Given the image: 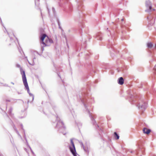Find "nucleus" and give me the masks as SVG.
I'll list each match as a JSON object with an SVG mask.
<instances>
[{
  "mask_svg": "<svg viewBox=\"0 0 156 156\" xmlns=\"http://www.w3.org/2000/svg\"><path fill=\"white\" fill-rule=\"evenodd\" d=\"M12 34H13V35L14 36V37H15V36L14 35V34H13V33H12Z\"/></svg>",
  "mask_w": 156,
  "mask_h": 156,
  "instance_id": "obj_63",
  "label": "nucleus"
},
{
  "mask_svg": "<svg viewBox=\"0 0 156 156\" xmlns=\"http://www.w3.org/2000/svg\"><path fill=\"white\" fill-rule=\"evenodd\" d=\"M14 130L16 131V132H17V131H18V130H17L16 128H15V129H14Z\"/></svg>",
  "mask_w": 156,
  "mask_h": 156,
  "instance_id": "obj_51",
  "label": "nucleus"
},
{
  "mask_svg": "<svg viewBox=\"0 0 156 156\" xmlns=\"http://www.w3.org/2000/svg\"><path fill=\"white\" fill-rule=\"evenodd\" d=\"M16 132L17 133V134L19 136H20L21 138H22V137H21V135H20V134L19 133L18 131H17V132Z\"/></svg>",
  "mask_w": 156,
  "mask_h": 156,
  "instance_id": "obj_39",
  "label": "nucleus"
},
{
  "mask_svg": "<svg viewBox=\"0 0 156 156\" xmlns=\"http://www.w3.org/2000/svg\"><path fill=\"white\" fill-rule=\"evenodd\" d=\"M143 131L144 133L148 134L150 133L151 130L150 129H147V128L144 127L143 129Z\"/></svg>",
  "mask_w": 156,
  "mask_h": 156,
  "instance_id": "obj_15",
  "label": "nucleus"
},
{
  "mask_svg": "<svg viewBox=\"0 0 156 156\" xmlns=\"http://www.w3.org/2000/svg\"><path fill=\"white\" fill-rule=\"evenodd\" d=\"M41 16H42V12H41Z\"/></svg>",
  "mask_w": 156,
  "mask_h": 156,
  "instance_id": "obj_55",
  "label": "nucleus"
},
{
  "mask_svg": "<svg viewBox=\"0 0 156 156\" xmlns=\"http://www.w3.org/2000/svg\"><path fill=\"white\" fill-rule=\"evenodd\" d=\"M4 100L6 101V102H10L11 101V100L10 99H5Z\"/></svg>",
  "mask_w": 156,
  "mask_h": 156,
  "instance_id": "obj_38",
  "label": "nucleus"
},
{
  "mask_svg": "<svg viewBox=\"0 0 156 156\" xmlns=\"http://www.w3.org/2000/svg\"><path fill=\"white\" fill-rule=\"evenodd\" d=\"M121 38L122 40H124V39H127L126 37L125 36L122 35L121 36Z\"/></svg>",
  "mask_w": 156,
  "mask_h": 156,
  "instance_id": "obj_30",
  "label": "nucleus"
},
{
  "mask_svg": "<svg viewBox=\"0 0 156 156\" xmlns=\"http://www.w3.org/2000/svg\"><path fill=\"white\" fill-rule=\"evenodd\" d=\"M20 126L21 129L23 130V131H25V130L23 128V124L22 123H21L20 124Z\"/></svg>",
  "mask_w": 156,
  "mask_h": 156,
  "instance_id": "obj_28",
  "label": "nucleus"
},
{
  "mask_svg": "<svg viewBox=\"0 0 156 156\" xmlns=\"http://www.w3.org/2000/svg\"><path fill=\"white\" fill-rule=\"evenodd\" d=\"M48 39V40L50 42V43H52L53 42V41L52 39L49 38Z\"/></svg>",
  "mask_w": 156,
  "mask_h": 156,
  "instance_id": "obj_29",
  "label": "nucleus"
},
{
  "mask_svg": "<svg viewBox=\"0 0 156 156\" xmlns=\"http://www.w3.org/2000/svg\"><path fill=\"white\" fill-rule=\"evenodd\" d=\"M0 23H1L2 26H4V24L2 22V19H1L0 17Z\"/></svg>",
  "mask_w": 156,
  "mask_h": 156,
  "instance_id": "obj_42",
  "label": "nucleus"
},
{
  "mask_svg": "<svg viewBox=\"0 0 156 156\" xmlns=\"http://www.w3.org/2000/svg\"><path fill=\"white\" fill-rule=\"evenodd\" d=\"M44 47L45 46H44H44H41V50L42 51V52H41V54H40L38 52H37V54H38L39 55H40V56L43 53V51L44 50Z\"/></svg>",
  "mask_w": 156,
  "mask_h": 156,
  "instance_id": "obj_20",
  "label": "nucleus"
},
{
  "mask_svg": "<svg viewBox=\"0 0 156 156\" xmlns=\"http://www.w3.org/2000/svg\"><path fill=\"white\" fill-rule=\"evenodd\" d=\"M16 39L17 40V41L18 42V40L17 38L16 37Z\"/></svg>",
  "mask_w": 156,
  "mask_h": 156,
  "instance_id": "obj_62",
  "label": "nucleus"
},
{
  "mask_svg": "<svg viewBox=\"0 0 156 156\" xmlns=\"http://www.w3.org/2000/svg\"><path fill=\"white\" fill-rule=\"evenodd\" d=\"M82 0H76L78 4L77 12L74 17V20L75 21L80 22L83 19V16L84 14L83 12L84 9V6L83 5Z\"/></svg>",
  "mask_w": 156,
  "mask_h": 156,
  "instance_id": "obj_5",
  "label": "nucleus"
},
{
  "mask_svg": "<svg viewBox=\"0 0 156 156\" xmlns=\"http://www.w3.org/2000/svg\"><path fill=\"white\" fill-rule=\"evenodd\" d=\"M143 87V85H142V84H141V86L140 87V88H142Z\"/></svg>",
  "mask_w": 156,
  "mask_h": 156,
  "instance_id": "obj_59",
  "label": "nucleus"
},
{
  "mask_svg": "<svg viewBox=\"0 0 156 156\" xmlns=\"http://www.w3.org/2000/svg\"><path fill=\"white\" fill-rule=\"evenodd\" d=\"M35 5L36 6H38V5H39V0H37V1L35 0Z\"/></svg>",
  "mask_w": 156,
  "mask_h": 156,
  "instance_id": "obj_24",
  "label": "nucleus"
},
{
  "mask_svg": "<svg viewBox=\"0 0 156 156\" xmlns=\"http://www.w3.org/2000/svg\"><path fill=\"white\" fill-rule=\"evenodd\" d=\"M109 73L112 75H113L114 74V72L112 70H111L109 72Z\"/></svg>",
  "mask_w": 156,
  "mask_h": 156,
  "instance_id": "obj_40",
  "label": "nucleus"
},
{
  "mask_svg": "<svg viewBox=\"0 0 156 156\" xmlns=\"http://www.w3.org/2000/svg\"><path fill=\"white\" fill-rule=\"evenodd\" d=\"M73 156H80L78 155L76 151V150L70 151Z\"/></svg>",
  "mask_w": 156,
  "mask_h": 156,
  "instance_id": "obj_18",
  "label": "nucleus"
},
{
  "mask_svg": "<svg viewBox=\"0 0 156 156\" xmlns=\"http://www.w3.org/2000/svg\"><path fill=\"white\" fill-rule=\"evenodd\" d=\"M79 143H80V144L81 147L82 148V147H83V146H84V145L83 142H82L81 141H79Z\"/></svg>",
  "mask_w": 156,
  "mask_h": 156,
  "instance_id": "obj_26",
  "label": "nucleus"
},
{
  "mask_svg": "<svg viewBox=\"0 0 156 156\" xmlns=\"http://www.w3.org/2000/svg\"><path fill=\"white\" fill-rule=\"evenodd\" d=\"M118 83L120 85H122L124 83V80L122 77H120L118 78L117 80Z\"/></svg>",
  "mask_w": 156,
  "mask_h": 156,
  "instance_id": "obj_14",
  "label": "nucleus"
},
{
  "mask_svg": "<svg viewBox=\"0 0 156 156\" xmlns=\"http://www.w3.org/2000/svg\"><path fill=\"white\" fill-rule=\"evenodd\" d=\"M60 2L59 3V5L60 6H63V4L64 3L65 4L66 3L67 4V6H66V7H68L69 10L71 11L73 10V6L71 3L68 2L67 0H59Z\"/></svg>",
  "mask_w": 156,
  "mask_h": 156,
  "instance_id": "obj_7",
  "label": "nucleus"
},
{
  "mask_svg": "<svg viewBox=\"0 0 156 156\" xmlns=\"http://www.w3.org/2000/svg\"><path fill=\"white\" fill-rule=\"evenodd\" d=\"M114 136L115 140H118L119 138V136L116 132L114 133Z\"/></svg>",
  "mask_w": 156,
  "mask_h": 156,
  "instance_id": "obj_17",
  "label": "nucleus"
},
{
  "mask_svg": "<svg viewBox=\"0 0 156 156\" xmlns=\"http://www.w3.org/2000/svg\"><path fill=\"white\" fill-rule=\"evenodd\" d=\"M10 120L11 121V123L12 124V126H13V129H15L16 128V127L15 126L13 122L11 120V119H10Z\"/></svg>",
  "mask_w": 156,
  "mask_h": 156,
  "instance_id": "obj_27",
  "label": "nucleus"
},
{
  "mask_svg": "<svg viewBox=\"0 0 156 156\" xmlns=\"http://www.w3.org/2000/svg\"><path fill=\"white\" fill-rule=\"evenodd\" d=\"M22 80L25 89L27 90V93L29 94V93H30V89L27 82V78Z\"/></svg>",
  "mask_w": 156,
  "mask_h": 156,
  "instance_id": "obj_11",
  "label": "nucleus"
},
{
  "mask_svg": "<svg viewBox=\"0 0 156 156\" xmlns=\"http://www.w3.org/2000/svg\"><path fill=\"white\" fill-rule=\"evenodd\" d=\"M134 151H130V152H131V153H133V152Z\"/></svg>",
  "mask_w": 156,
  "mask_h": 156,
  "instance_id": "obj_60",
  "label": "nucleus"
},
{
  "mask_svg": "<svg viewBox=\"0 0 156 156\" xmlns=\"http://www.w3.org/2000/svg\"><path fill=\"white\" fill-rule=\"evenodd\" d=\"M147 47L148 48H151L154 47V44L151 42H148L147 43Z\"/></svg>",
  "mask_w": 156,
  "mask_h": 156,
  "instance_id": "obj_16",
  "label": "nucleus"
},
{
  "mask_svg": "<svg viewBox=\"0 0 156 156\" xmlns=\"http://www.w3.org/2000/svg\"><path fill=\"white\" fill-rule=\"evenodd\" d=\"M3 27L5 28V30H4V32H5V31H6V32H7V34H8V35L9 36V37H10V39H11V40H12V37H10V36H9V33L8 32V31H7V30H6V29L5 27H4V26H3Z\"/></svg>",
  "mask_w": 156,
  "mask_h": 156,
  "instance_id": "obj_25",
  "label": "nucleus"
},
{
  "mask_svg": "<svg viewBox=\"0 0 156 156\" xmlns=\"http://www.w3.org/2000/svg\"><path fill=\"white\" fill-rule=\"evenodd\" d=\"M52 11L53 13V16H54V18L56 19V20L58 23V26L59 28L61 29L62 30V27L60 26V22L59 20V19L58 17L56 11L55 10V8L53 7L52 8Z\"/></svg>",
  "mask_w": 156,
  "mask_h": 156,
  "instance_id": "obj_8",
  "label": "nucleus"
},
{
  "mask_svg": "<svg viewBox=\"0 0 156 156\" xmlns=\"http://www.w3.org/2000/svg\"><path fill=\"white\" fill-rule=\"evenodd\" d=\"M23 137H24V138L25 139V140H26V139H27V138H26V134H25V131H23Z\"/></svg>",
  "mask_w": 156,
  "mask_h": 156,
  "instance_id": "obj_34",
  "label": "nucleus"
},
{
  "mask_svg": "<svg viewBox=\"0 0 156 156\" xmlns=\"http://www.w3.org/2000/svg\"><path fill=\"white\" fill-rule=\"evenodd\" d=\"M26 140V143H27V146L29 147V148H30V146L29 145L28 143V141H27V139H26V140Z\"/></svg>",
  "mask_w": 156,
  "mask_h": 156,
  "instance_id": "obj_35",
  "label": "nucleus"
},
{
  "mask_svg": "<svg viewBox=\"0 0 156 156\" xmlns=\"http://www.w3.org/2000/svg\"><path fill=\"white\" fill-rule=\"evenodd\" d=\"M17 93H18V94H21V93H20V92H17Z\"/></svg>",
  "mask_w": 156,
  "mask_h": 156,
  "instance_id": "obj_54",
  "label": "nucleus"
},
{
  "mask_svg": "<svg viewBox=\"0 0 156 156\" xmlns=\"http://www.w3.org/2000/svg\"><path fill=\"white\" fill-rule=\"evenodd\" d=\"M82 148H83L84 151L86 153H88V150L87 147H86L84 146Z\"/></svg>",
  "mask_w": 156,
  "mask_h": 156,
  "instance_id": "obj_21",
  "label": "nucleus"
},
{
  "mask_svg": "<svg viewBox=\"0 0 156 156\" xmlns=\"http://www.w3.org/2000/svg\"><path fill=\"white\" fill-rule=\"evenodd\" d=\"M113 14L115 17L116 16V14L115 13V12H113Z\"/></svg>",
  "mask_w": 156,
  "mask_h": 156,
  "instance_id": "obj_44",
  "label": "nucleus"
},
{
  "mask_svg": "<svg viewBox=\"0 0 156 156\" xmlns=\"http://www.w3.org/2000/svg\"><path fill=\"white\" fill-rule=\"evenodd\" d=\"M44 29L43 28H41L40 29V32L41 34L42 33H43V32H44Z\"/></svg>",
  "mask_w": 156,
  "mask_h": 156,
  "instance_id": "obj_36",
  "label": "nucleus"
},
{
  "mask_svg": "<svg viewBox=\"0 0 156 156\" xmlns=\"http://www.w3.org/2000/svg\"><path fill=\"white\" fill-rule=\"evenodd\" d=\"M11 83L13 85H14V83L13 82H11Z\"/></svg>",
  "mask_w": 156,
  "mask_h": 156,
  "instance_id": "obj_56",
  "label": "nucleus"
},
{
  "mask_svg": "<svg viewBox=\"0 0 156 156\" xmlns=\"http://www.w3.org/2000/svg\"><path fill=\"white\" fill-rule=\"evenodd\" d=\"M145 5L147 9L145 10L146 12L149 13V15L147 17L148 21V23L151 26H153L155 20L156 16L155 12H153V11L155 10L154 9H152L151 2L149 1H146L145 2Z\"/></svg>",
  "mask_w": 156,
  "mask_h": 156,
  "instance_id": "obj_4",
  "label": "nucleus"
},
{
  "mask_svg": "<svg viewBox=\"0 0 156 156\" xmlns=\"http://www.w3.org/2000/svg\"><path fill=\"white\" fill-rule=\"evenodd\" d=\"M30 149L31 152V153H32V154H33V155H35V154L34 153V152H33V150H32L31 147H30Z\"/></svg>",
  "mask_w": 156,
  "mask_h": 156,
  "instance_id": "obj_37",
  "label": "nucleus"
},
{
  "mask_svg": "<svg viewBox=\"0 0 156 156\" xmlns=\"http://www.w3.org/2000/svg\"><path fill=\"white\" fill-rule=\"evenodd\" d=\"M57 73V75H58V76L60 78H61V77L60 76V73Z\"/></svg>",
  "mask_w": 156,
  "mask_h": 156,
  "instance_id": "obj_45",
  "label": "nucleus"
},
{
  "mask_svg": "<svg viewBox=\"0 0 156 156\" xmlns=\"http://www.w3.org/2000/svg\"><path fill=\"white\" fill-rule=\"evenodd\" d=\"M27 115V113H26V112H25L24 113V116H21V117H20L19 118L20 119H22L23 118H24V117H25Z\"/></svg>",
  "mask_w": 156,
  "mask_h": 156,
  "instance_id": "obj_31",
  "label": "nucleus"
},
{
  "mask_svg": "<svg viewBox=\"0 0 156 156\" xmlns=\"http://www.w3.org/2000/svg\"><path fill=\"white\" fill-rule=\"evenodd\" d=\"M115 21L116 23L112 22L111 24V27H112L113 29L112 32H110L108 28H107L106 29L107 32H108V36H109V35L111 36V38L108 40V43L107 44V47L110 49L109 51L111 53V55L113 59L115 58L114 57V56H115V53L117 54L119 52V51L114 47V46L115 43L114 39L118 36L119 32V30L117 29L118 27L116 23L118 21L116 20Z\"/></svg>",
  "mask_w": 156,
  "mask_h": 156,
  "instance_id": "obj_2",
  "label": "nucleus"
},
{
  "mask_svg": "<svg viewBox=\"0 0 156 156\" xmlns=\"http://www.w3.org/2000/svg\"><path fill=\"white\" fill-rule=\"evenodd\" d=\"M36 58L35 57H34L33 58V63H32V64H31L30 63V62L28 61V63H29V64L30 65H33L34 64V59H35Z\"/></svg>",
  "mask_w": 156,
  "mask_h": 156,
  "instance_id": "obj_33",
  "label": "nucleus"
},
{
  "mask_svg": "<svg viewBox=\"0 0 156 156\" xmlns=\"http://www.w3.org/2000/svg\"><path fill=\"white\" fill-rule=\"evenodd\" d=\"M154 48L156 50V43L154 44Z\"/></svg>",
  "mask_w": 156,
  "mask_h": 156,
  "instance_id": "obj_46",
  "label": "nucleus"
},
{
  "mask_svg": "<svg viewBox=\"0 0 156 156\" xmlns=\"http://www.w3.org/2000/svg\"><path fill=\"white\" fill-rule=\"evenodd\" d=\"M47 9H48V14L49 16V17H50L51 16H50V10L48 7H47Z\"/></svg>",
  "mask_w": 156,
  "mask_h": 156,
  "instance_id": "obj_32",
  "label": "nucleus"
},
{
  "mask_svg": "<svg viewBox=\"0 0 156 156\" xmlns=\"http://www.w3.org/2000/svg\"><path fill=\"white\" fill-rule=\"evenodd\" d=\"M123 20H123V19H121V21H123Z\"/></svg>",
  "mask_w": 156,
  "mask_h": 156,
  "instance_id": "obj_61",
  "label": "nucleus"
},
{
  "mask_svg": "<svg viewBox=\"0 0 156 156\" xmlns=\"http://www.w3.org/2000/svg\"><path fill=\"white\" fill-rule=\"evenodd\" d=\"M86 56H89V54L88 53H87L85 55Z\"/></svg>",
  "mask_w": 156,
  "mask_h": 156,
  "instance_id": "obj_48",
  "label": "nucleus"
},
{
  "mask_svg": "<svg viewBox=\"0 0 156 156\" xmlns=\"http://www.w3.org/2000/svg\"><path fill=\"white\" fill-rule=\"evenodd\" d=\"M5 86H6V87H9V86H8V85H7V84H5Z\"/></svg>",
  "mask_w": 156,
  "mask_h": 156,
  "instance_id": "obj_53",
  "label": "nucleus"
},
{
  "mask_svg": "<svg viewBox=\"0 0 156 156\" xmlns=\"http://www.w3.org/2000/svg\"><path fill=\"white\" fill-rule=\"evenodd\" d=\"M56 121L57 123L55 128L58 129V131L59 133H62L64 135L66 134V133L65 132L66 127L64 126L63 122L61 120L58 116H56Z\"/></svg>",
  "mask_w": 156,
  "mask_h": 156,
  "instance_id": "obj_6",
  "label": "nucleus"
},
{
  "mask_svg": "<svg viewBox=\"0 0 156 156\" xmlns=\"http://www.w3.org/2000/svg\"><path fill=\"white\" fill-rule=\"evenodd\" d=\"M52 108H53V109L54 110H55V108H56V107L55 106H53Z\"/></svg>",
  "mask_w": 156,
  "mask_h": 156,
  "instance_id": "obj_47",
  "label": "nucleus"
},
{
  "mask_svg": "<svg viewBox=\"0 0 156 156\" xmlns=\"http://www.w3.org/2000/svg\"><path fill=\"white\" fill-rule=\"evenodd\" d=\"M16 67L20 68V73L22 75V79L26 78L25 71L23 70L20 66L19 64H17L16 65Z\"/></svg>",
  "mask_w": 156,
  "mask_h": 156,
  "instance_id": "obj_10",
  "label": "nucleus"
},
{
  "mask_svg": "<svg viewBox=\"0 0 156 156\" xmlns=\"http://www.w3.org/2000/svg\"><path fill=\"white\" fill-rule=\"evenodd\" d=\"M29 94L30 97H32V101H33L34 100V96L33 95V94L30 93H29Z\"/></svg>",
  "mask_w": 156,
  "mask_h": 156,
  "instance_id": "obj_22",
  "label": "nucleus"
},
{
  "mask_svg": "<svg viewBox=\"0 0 156 156\" xmlns=\"http://www.w3.org/2000/svg\"><path fill=\"white\" fill-rule=\"evenodd\" d=\"M86 41H84V44H85L86 43Z\"/></svg>",
  "mask_w": 156,
  "mask_h": 156,
  "instance_id": "obj_64",
  "label": "nucleus"
},
{
  "mask_svg": "<svg viewBox=\"0 0 156 156\" xmlns=\"http://www.w3.org/2000/svg\"><path fill=\"white\" fill-rule=\"evenodd\" d=\"M78 31H79V33L80 34H81V33H82V29L81 28H80L79 29H78Z\"/></svg>",
  "mask_w": 156,
  "mask_h": 156,
  "instance_id": "obj_41",
  "label": "nucleus"
},
{
  "mask_svg": "<svg viewBox=\"0 0 156 156\" xmlns=\"http://www.w3.org/2000/svg\"><path fill=\"white\" fill-rule=\"evenodd\" d=\"M134 90H135L130 89L127 91L129 101L131 104H135L138 109L142 112V113L147 107V103L141 99H139L138 101L137 100V96L135 94Z\"/></svg>",
  "mask_w": 156,
  "mask_h": 156,
  "instance_id": "obj_3",
  "label": "nucleus"
},
{
  "mask_svg": "<svg viewBox=\"0 0 156 156\" xmlns=\"http://www.w3.org/2000/svg\"><path fill=\"white\" fill-rule=\"evenodd\" d=\"M153 73L154 74L156 75V64L155 65V66H154V67L153 69Z\"/></svg>",
  "mask_w": 156,
  "mask_h": 156,
  "instance_id": "obj_23",
  "label": "nucleus"
},
{
  "mask_svg": "<svg viewBox=\"0 0 156 156\" xmlns=\"http://www.w3.org/2000/svg\"><path fill=\"white\" fill-rule=\"evenodd\" d=\"M46 37H47L48 38V36L47 34H46L43 33L41 34L40 36L41 43L44 45V46H47L46 44L44 42V40Z\"/></svg>",
  "mask_w": 156,
  "mask_h": 156,
  "instance_id": "obj_9",
  "label": "nucleus"
},
{
  "mask_svg": "<svg viewBox=\"0 0 156 156\" xmlns=\"http://www.w3.org/2000/svg\"><path fill=\"white\" fill-rule=\"evenodd\" d=\"M53 65H54V66L55 67V68L56 69V66H55V64H54Z\"/></svg>",
  "mask_w": 156,
  "mask_h": 156,
  "instance_id": "obj_50",
  "label": "nucleus"
},
{
  "mask_svg": "<svg viewBox=\"0 0 156 156\" xmlns=\"http://www.w3.org/2000/svg\"><path fill=\"white\" fill-rule=\"evenodd\" d=\"M102 34L101 33L99 32L96 34L94 37L98 40L101 41L102 39Z\"/></svg>",
  "mask_w": 156,
  "mask_h": 156,
  "instance_id": "obj_12",
  "label": "nucleus"
},
{
  "mask_svg": "<svg viewBox=\"0 0 156 156\" xmlns=\"http://www.w3.org/2000/svg\"><path fill=\"white\" fill-rule=\"evenodd\" d=\"M12 107H11L10 108L8 112V114H9V115L10 116H12V115H13V114H12Z\"/></svg>",
  "mask_w": 156,
  "mask_h": 156,
  "instance_id": "obj_19",
  "label": "nucleus"
},
{
  "mask_svg": "<svg viewBox=\"0 0 156 156\" xmlns=\"http://www.w3.org/2000/svg\"><path fill=\"white\" fill-rule=\"evenodd\" d=\"M77 125L78 126H81L82 125V124L81 123H78L77 124Z\"/></svg>",
  "mask_w": 156,
  "mask_h": 156,
  "instance_id": "obj_43",
  "label": "nucleus"
},
{
  "mask_svg": "<svg viewBox=\"0 0 156 156\" xmlns=\"http://www.w3.org/2000/svg\"><path fill=\"white\" fill-rule=\"evenodd\" d=\"M29 102H30L29 100H28V101H27V104H28V103H29Z\"/></svg>",
  "mask_w": 156,
  "mask_h": 156,
  "instance_id": "obj_57",
  "label": "nucleus"
},
{
  "mask_svg": "<svg viewBox=\"0 0 156 156\" xmlns=\"http://www.w3.org/2000/svg\"><path fill=\"white\" fill-rule=\"evenodd\" d=\"M6 109H7V103H6Z\"/></svg>",
  "mask_w": 156,
  "mask_h": 156,
  "instance_id": "obj_58",
  "label": "nucleus"
},
{
  "mask_svg": "<svg viewBox=\"0 0 156 156\" xmlns=\"http://www.w3.org/2000/svg\"><path fill=\"white\" fill-rule=\"evenodd\" d=\"M89 91H90V86L88 85L85 86L82 88L81 89V94L77 95V97H79L83 104L89 115L93 125L95 126V127L98 132L99 134L102 138L101 134L102 132H103V130L102 129L99 127V126L97 123L96 121L94 118L88 108V107L90 106L91 104L94 102V98L91 97L90 98L88 97L89 95L88 93Z\"/></svg>",
  "mask_w": 156,
  "mask_h": 156,
  "instance_id": "obj_1",
  "label": "nucleus"
},
{
  "mask_svg": "<svg viewBox=\"0 0 156 156\" xmlns=\"http://www.w3.org/2000/svg\"><path fill=\"white\" fill-rule=\"evenodd\" d=\"M70 143L72 146V147L70 146H69V149L70 151L76 150L75 145L72 139H71L70 140Z\"/></svg>",
  "mask_w": 156,
  "mask_h": 156,
  "instance_id": "obj_13",
  "label": "nucleus"
},
{
  "mask_svg": "<svg viewBox=\"0 0 156 156\" xmlns=\"http://www.w3.org/2000/svg\"><path fill=\"white\" fill-rule=\"evenodd\" d=\"M135 153L136 154H138V152L137 150H136Z\"/></svg>",
  "mask_w": 156,
  "mask_h": 156,
  "instance_id": "obj_49",
  "label": "nucleus"
},
{
  "mask_svg": "<svg viewBox=\"0 0 156 156\" xmlns=\"http://www.w3.org/2000/svg\"><path fill=\"white\" fill-rule=\"evenodd\" d=\"M131 59V57H129L128 58V60H130V59Z\"/></svg>",
  "mask_w": 156,
  "mask_h": 156,
  "instance_id": "obj_52",
  "label": "nucleus"
}]
</instances>
